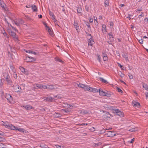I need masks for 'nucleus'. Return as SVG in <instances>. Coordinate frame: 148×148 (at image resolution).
Wrapping results in <instances>:
<instances>
[{"label": "nucleus", "mask_w": 148, "mask_h": 148, "mask_svg": "<svg viewBox=\"0 0 148 148\" xmlns=\"http://www.w3.org/2000/svg\"><path fill=\"white\" fill-rule=\"evenodd\" d=\"M53 98L52 97L49 96L45 98L44 99L45 101H48L49 102L51 101H52L53 100Z\"/></svg>", "instance_id": "nucleus-16"}, {"label": "nucleus", "mask_w": 148, "mask_h": 148, "mask_svg": "<svg viewBox=\"0 0 148 148\" xmlns=\"http://www.w3.org/2000/svg\"><path fill=\"white\" fill-rule=\"evenodd\" d=\"M40 146L42 148H47L48 147L47 145L44 144H40Z\"/></svg>", "instance_id": "nucleus-32"}, {"label": "nucleus", "mask_w": 148, "mask_h": 148, "mask_svg": "<svg viewBox=\"0 0 148 148\" xmlns=\"http://www.w3.org/2000/svg\"><path fill=\"white\" fill-rule=\"evenodd\" d=\"M12 74L13 76L15 78H17V74L16 73V72H15V73H12L11 74Z\"/></svg>", "instance_id": "nucleus-36"}, {"label": "nucleus", "mask_w": 148, "mask_h": 148, "mask_svg": "<svg viewBox=\"0 0 148 148\" xmlns=\"http://www.w3.org/2000/svg\"><path fill=\"white\" fill-rule=\"evenodd\" d=\"M42 88L47 89V85H42Z\"/></svg>", "instance_id": "nucleus-46"}, {"label": "nucleus", "mask_w": 148, "mask_h": 148, "mask_svg": "<svg viewBox=\"0 0 148 148\" xmlns=\"http://www.w3.org/2000/svg\"><path fill=\"white\" fill-rule=\"evenodd\" d=\"M5 22H6L8 25L9 24V23H8V21L7 20L6 18L5 19Z\"/></svg>", "instance_id": "nucleus-64"}, {"label": "nucleus", "mask_w": 148, "mask_h": 148, "mask_svg": "<svg viewBox=\"0 0 148 148\" xmlns=\"http://www.w3.org/2000/svg\"><path fill=\"white\" fill-rule=\"evenodd\" d=\"M119 75L121 77H123L125 75L124 74H123L121 72Z\"/></svg>", "instance_id": "nucleus-53"}, {"label": "nucleus", "mask_w": 148, "mask_h": 148, "mask_svg": "<svg viewBox=\"0 0 148 148\" xmlns=\"http://www.w3.org/2000/svg\"><path fill=\"white\" fill-rule=\"evenodd\" d=\"M9 34L11 36L14 40H18V38L16 36V34L14 32L12 31H11L9 32Z\"/></svg>", "instance_id": "nucleus-8"}, {"label": "nucleus", "mask_w": 148, "mask_h": 148, "mask_svg": "<svg viewBox=\"0 0 148 148\" xmlns=\"http://www.w3.org/2000/svg\"><path fill=\"white\" fill-rule=\"evenodd\" d=\"M102 31L103 33L104 34H106L107 32L106 27L104 24H103L102 25Z\"/></svg>", "instance_id": "nucleus-14"}, {"label": "nucleus", "mask_w": 148, "mask_h": 148, "mask_svg": "<svg viewBox=\"0 0 148 148\" xmlns=\"http://www.w3.org/2000/svg\"><path fill=\"white\" fill-rule=\"evenodd\" d=\"M94 22L95 24H98V23L97 20V18L96 17H94Z\"/></svg>", "instance_id": "nucleus-39"}, {"label": "nucleus", "mask_w": 148, "mask_h": 148, "mask_svg": "<svg viewBox=\"0 0 148 148\" xmlns=\"http://www.w3.org/2000/svg\"><path fill=\"white\" fill-rule=\"evenodd\" d=\"M54 89L53 85H47L48 89Z\"/></svg>", "instance_id": "nucleus-31"}, {"label": "nucleus", "mask_w": 148, "mask_h": 148, "mask_svg": "<svg viewBox=\"0 0 148 148\" xmlns=\"http://www.w3.org/2000/svg\"><path fill=\"white\" fill-rule=\"evenodd\" d=\"M109 2L107 0H105L104 2V5L105 7L109 5Z\"/></svg>", "instance_id": "nucleus-35"}, {"label": "nucleus", "mask_w": 148, "mask_h": 148, "mask_svg": "<svg viewBox=\"0 0 148 148\" xmlns=\"http://www.w3.org/2000/svg\"><path fill=\"white\" fill-rule=\"evenodd\" d=\"M142 14H140L138 16V17L140 18L141 17H143L144 16V15L143 14V13H141Z\"/></svg>", "instance_id": "nucleus-55"}, {"label": "nucleus", "mask_w": 148, "mask_h": 148, "mask_svg": "<svg viewBox=\"0 0 148 148\" xmlns=\"http://www.w3.org/2000/svg\"><path fill=\"white\" fill-rule=\"evenodd\" d=\"M138 41L139 42L140 44H142L143 43V40L141 39L140 40H138Z\"/></svg>", "instance_id": "nucleus-44"}, {"label": "nucleus", "mask_w": 148, "mask_h": 148, "mask_svg": "<svg viewBox=\"0 0 148 148\" xmlns=\"http://www.w3.org/2000/svg\"><path fill=\"white\" fill-rule=\"evenodd\" d=\"M45 27H46V29L49 32V34L51 36H52L53 35V32L51 31V29L49 28V27H48L46 24H45Z\"/></svg>", "instance_id": "nucleus-15"}, {"label": "nucleus", "mask_w": 148, "mask_h": 148, "mask_svg": "<svg viewBox=\"0 0 148 148\" xmlns=\"http://www.w3.org/2000/svg\"><path fill=\"white\" fill-rule=\"evenodd\" d=\"M24 60L27 62H32L36 61V59L34 58L27 55L24 58Z\"/></svg>", "instance_id": "nucleus-2"}, {"label": "nucleus", "mask_w": 148, "mask_h": 148, "mask_svg": "<svg viewBox=\"0 0 148 148\" xmlns=\"http://www.w3.org/2000/svg\"><path fill=\"white\" fill-rule=\"evenodd\" d=\"M86 35H87V36L88 37V38H91H91H92V36L91 35V34H89V33H88V32H86Z\"/></svg>", "instance_id": "nucleus-38"}, {"label": "nucleus", "mask_w": 148, "mask_h": 148, "mask_svg": "<svg viewBox=\"0 0 148 148\" xmlns=\"http://www.w3.org/2000/svg\"><path fill=\"white\" fill-rule=\"evenodd\" d=\"M36 87H38V88H40V89H42V85L40 84H36Z\"/></svg>", "instance_id": "nucleus-37"}, {"label": "nucleus", "mask_w": 148, "mask_h": 148, "mask_svg": "<svg viewBox=\"0 0 148 148\" xmlns=\"http://www.w3.org/2000/svg\"><path fill=\"white\" fill-rule=\"evenodd\" d=\"M143 87L145 88V89L147 90H148V86L147 85L145 84H143Z\"/></svg>", "instance_id": "nucleus-33"}, {"label": "nucleus", "mask_w": 148, "mask_h": 148, "mask_svg": "<svg viewBox=\"0 0 148 148\" xmlns=\"http://www.w3.org/2000/svg\"><path fill=\"white\" fill-rule=\"evenodd\" d=\"M5 98L9 102H11L13 101L12 97L10 94H6L5 95Z\"/></svg>", "instance_id": "nucleus-6"}, {"label": "nucleus", "mask_w": 148, "mask_h": 148, "mask_svg": "<svg viewBox=\"0 0 148 148\" xmlns=\"http://www.w3.org/2000/svg\"><path fill=\"white\" fill-rule=\"evenodd\" d=\"M110 94L107 93L106 92L105 96H106L107 97H110Z\"/></svg>", "instance_id": "nucleus-54"}, {"label": "nucleus", "mask_w": 148, "mask_h": 148, "mask_svg": "<svg viewBox=\"0 0 148 148\" xmlns=\"http://www.w3.org/2000/svg\"><path fill=\"white\" fill-rule=\"evenodd\" d=\"M99 80L105 84H107L108 83V82L106 80H105L102 77H100L99 78Z\"/></svg>", "instance_id": "nucleus-27"}, {"label": "nucleus", "mask_w": 148, "mask_h": 148, "mask_svg": "<svg viewBox=\"0 0 148 148\" xmlns=\"http://www.w3.org/2000/svg\"><path fill=\"white\" fill-rule=\"evenodd\" d=\"M108 137H112L115 136L114 132L111 131H108L105 134Z\"/></svg>", "instance_id": "nucleus-4"}, {"label": "nucleus", "mask_w": 148, "mask_h": 148, "mask_svg": "<svg viewBox=\"0 0 148 148\" xmlns=\"http://www.w3.org/2000/svg\"><path fill=\"white\" fill-rule=\"evenodd\" d=\"M49 14L51 16H53L54 15V14L52 12H51V11L49 12Z\"/></svg>", "instance_id": "nucleus-50"}, {"label": "nucleus", "mask_w": 148, "mask_h": 148, "mask_svg": "<svg viewBox=\"0 0 148 148\" xmlns=\"http://www.w3.org/2000/svg\"><path fill=\"white\" fill-rule=\"evenodd\" d=\"M88 45H89L92 46L94 43V41L93 40L92 38H90L88 40Z\"/></svg>", "instance_id": "nucleus-12"}, {"label": "nucleus", "mask_w": 148, "mask_h": 148, "mask_svg": "<svg viewBox=\"0 0 148 148\" xmlns=\"http://www.w3.org/2000/svg\"><path fill=\"white\" fill-rule=\"evenodd\" d=\"M93 19L92 18H91L89 20V22H90V23H92V22H93Z\"/></svg>", "instance_id": "nucleus-59"}, {"label": "nucleus", "mask_w": 148, "mask_h": 148, "mask_svg": "<svg viewBox=\"0 0 148 148\" xmlns=\"http://www.w3.org/2000/svg\"><path fill=\"white\" fill-rule=\"evenodd\" d=\"M77 85L78 87L82 88L84 89H85V88H86V86L84 84H81L80 83H79V84H77Z\"/></svg>", "instance_id": "nucleus-21"}, {"label": "nucleus", "mask_w": 148, "mask_h": 148, "mask_svg": "<svg viewBox=\"0 0 148 148\" xmlns=\"http://www.w3.org/2000/svg\"><path fill=\"white\" fill-rule=\"evenodd\" d=\"M131 15L128 14V16L127 17V18H129V19L130 20L131 18Z\"/></svg>", "instance_id": "nucleus-57"}, {"label": "nucleus", "mask_w": 148, "mask_h": 148, "mask_svg": "<svg viewBox=\"0 0 148 148\" xmlns=\"http://www.w3.org/2000/svg\"><path fill=\"white\" fill-rule=\"evenodd\" d=\"M13 88L15 92H20L21 88L18 85L16 84L13 86Z\"/></svg>", "instance_id": "nucleus-5"}, {"label": "nucleus", "mask_w": 148, "mask_h": 148, "mask_svg": "<svg viewBox=\"0 0 148 148\" xmlns=\"http://www.w3.org/2000/svg\"><path fill=\"white\" fill-rule=\"evenodd\" d=\"M19 69L20 71L24 74L26 75H27L28 74V71L27 70H26L24 68L20 66L19 67Z\"/></svg>", "instance_id": "nucleus-10"}, {"label": "nucleus", "mask_w": 148, "mask_h": 148, "mask_svg": "<svg viewBox=\"0 0 148 148\" xmlns=\"http://www.w3.org/2000/svg\"><path fill=\"white\" fill-rule=\"evenodd\" d=\"M15 130H18L20 132H24L25 130L22 128H18L17 127H16Z\"/></svg>", "instance_id": "nucleus-22"}, {"label": "nucleus", "mask_w": 148, "mask_h": 148, "mask_svg": "<svg viewBox=\"0 0 148 148\" xmlns=\"http://www.w3.org/2000/svg\"><path fill=\"white\" fill-rule=\"evenodd\" d=\"M91 88H92L89 86H86V88H85L84 90L85 91H91Z\"/></svg>", "instance_id": "nucleus-29"}, {"label": "nucleus", "mask_w": 148, "mask_h": 148, "mask_svg": "<svg viewBox=\"0 0 148 148\" xmlns=\"http://www.w3.org/2000/svg\"><path fill=\"white\" fill-rule=\"evenodd\" d=\"M38 17L39 18H41L42 17V16L40 14L38 15Z\"/></svg>", "instance_id": "nucleus-63"}, {"label": "nucleus", "mask_w": 148, "mask_h": 148, "mask_svg": "<svg viewBox=\"0 0 148 148\" xmlns=\"http://www.w3.org/2000/svg\"><path fill=\"white\" fill-rule=\"evenodd\" d=\"M10 19L12 20V22L13 23H14L15 24L18 26H20V25L24 23V21L21 18H18L14 20H12L11 18Z\"/></svg>", "instance_id": "nucleus-3"}, {"label": "nucleus", "mask_w": 148, "mask_h": 148, "mask_svg": "<svg viewBox=\"0 0 148 148\" xmlns=\"http://www.w3.org/2000/svg\"><path fill=\"white\" fill-rule=\"evenodd\" d=\"M97 60L99 61V62H100L101 58L100 56L99 55H97Z\"/></svg>", "instance_id": "nucleus-48"}, {"label": "nucleus", "mask_w": 148, "mask_h": 148, "mask_svg": "<svg viewBox=\"0 0 148 148\" xmlns=\"http://www.w3.org/2000/svg\"><path fill=\"white\" fill-rule=\"evenodd\" d=\"M21 107L24 108V109L27 110H29L32 109L33 108L32 107L29 105H23L21 106Z\"/></svg>", "instance_id": "nucleus-11"}, {"label": "nucleus", "mask_w": 148, "mask_h": 148, "mask_svg": "<svg viewBox=\"0 0 148 148\" xmlns=\"http://www.w3.org/2000/svg\"><path fill=\"white\" fill-rule=\"evenodd\" d=\"M54 116L56 118H58L60 117L62 115L60 114L59 113H57L56 112L55 114H54Z\"/></svg>", "instance_id": "nucleus-25"}, {"label": "nucleus", "mask_w": 148, "mask_h": 148, "mask_svg": "<svg viewBox=\"0 0 148 148\" xmlns=\"http://www.w3.org/2000/svg\"><path fill=\"white\" fill-rule=\"evenodd\" d=\"M82 9L81 8H78L77 9V12L79 14V15H82Z\"/></svg>", "instance_id": "nucleus-24"}, {"label": "nucleus", "mask_w": 148, "mask_h": 148, "mask_svg": "<svg viewBox=\"0 0 148 148\" xmlns=\"http://www.w3.org/2000/svg\"><path fill=\"white\" fill-rule=\"evenodd\" d=\"M118 66L120 67L121 69H124V67L123 66L121 65L120 64L118 63Z\"/></svg>", "instance_id": "nucleus-43"}, {"label": "nucleus", "mask_w": 148, "mask_h": 148, "mask_svg": "<svg viewBox=\"0 0 148 148\" xmlns=\"http://www.w3.org/2000/svg\"><path fill=\"white\" fill-rule=\"evenodd\" d=\"M24 51L26 53H31L33 54H34L36 55V53L35 52L33 51L28 49H25Z\"/></svg>", "instance_id": "nucleus-17"}, {"label": "nucleus", "mask_w": 148, "mask_h": 148, "mask_svg": "<svg viewBox=\"0 0 148 148\" xmlns=\"http://www.w3.org/2000/svg\"><path fill=\"white\" fill-rule=\"evenodd\" d=\"M103 60L104 61H107L108 60V57L106 56H104L103 57Z\"/></svg>", "instance_id": "nucleus-40"}, {"label": "nucleus", "mask_w": 148, "mask_h": 148, "mask_svg": "<svg viewBox=\"0 0 148 148\" xmlns=\"http://www.w3.org/2000/svg\"><path fill=\"white\" fill-rule=\"evenodd\" d=\"M128 76L130 79H132L133 77V76L131 74L129 73Z\"/></svg>", "instance_id": "nucleus-45"}, {"label": "nucleus", "mask_w": 148, "mask_h": 148, "mask_svg": "<svg viewBox=\"0 0 148 148\" xmlns=\"http://www.w3.org/2000/svg\"><path fill=\"white\" fill-rule=\"evenodd\" d=\"M3 76L5 79L6 77H9V74L7 72H4L3 73Z\"/></svg>", "instance_id": "nucleus-28"}, {"label": "nucleus", "mask_w": 148, "mask_h": 148, "mask_svg": "<svg viewBox=\"0 0 148 148\" xmlns=\"http://www.w3.org/2000/svg\"><path fill=\"white\" fill-rule=\"evenodd\" d=\"M134 138H133L131 140V141H130V143H132L133 141H134Z\"/></svg>", "instance_id": "nucleus-62"}, {"label": "nucleus", "mask_w": 148, "mask_h": 148, "mask_svg": "<svg viewBox=\"0 0 148 148\" xmlns=\"http://www.w3.org/2000/svg\"><path fill=\"white\" fill-rule=\"evenodd\" d=\"M98 91L99 90H98L96 88H92L91 91L94 92H98Z\"/></svg>", "instance_id": "nucleus-30"}, {"label": "nucleus", "mask_w": 148, "mask_h": 148, "mask_svg": "<svg viewBox=\"0 0 148 148\" xmlns=\"http://www.w3.org/2000/svg\"><path fill=\"white\" fill-rule=\"evenodd\" d=\"M98 92H99V95L101 96H105L106 92L101 90V89H99Z\"/></svg>", "instance_id": "nucleus-20"}, {"label": "nucleus", "mask_w": 148, "mask_h": 148, "mask_svg": "<svg viewBox=\"0 0 148 148\" xmlns=\"http://www.w3.org/2000/svg\"><path fill=\"white\" fill-rule=\"evenodd\" d=\"M9 71L11 74L14 73L16 72V69L12 65L10 66V68L9 69Z\"/></svg>", "instance_id": "nucleus-9"}, {"label": "nucleus", "mask_w": 148, "mask_h": 148, "mask_svg": "<svg viewBox=\"0 0 148 148\" xmlns=\"http://www.w3.org/2000/svg\"><path fill=\"white\" fill-rule=\"evenodd\" d=\"M3 84V82H2V79H0V87L2 86Z\"/></svg>", "instance_id": "nucleus-51"}, {"label": "nucleus", "mask_w": 148, "mask_h": 148, "mask_svg": "<svg viewBox=\"0 0 148 148\" xmlns=\"http://www.w3.org/2000/svg\"><path fill=\"white\" fill-rule=\"evenodd\" d=\"M110 26H112L113 27L114 26V23L112 21H110Z\"/></svg>", "instance_id": "nucleus-52"}, {"label": "nucleus", "mask_w": 148, "mask_h": 148, "mask_svg": "<svg viewBox=\"0 0 148 148\" xmlns=\"http://www.w3.org/2000/svg\"><path fill=\"white\" fill-rule=\"evenodd\" d=\"M3 138L0 137V142H1L2 141L3 139Z\"/></svg>", "instance_id": "nucleus-60"}, {"label": "nucleus", "mask_w": 148, "mask_h": 148, "mask_svg": "<svg viewBox=\"0 0 148 148\" xmlns=\"http://www.w3.org/2000/svg\"><path fill=\"white\" fill-rule=\"evenodd\" d=\"M104 107L107 109H110L112 111V112L114 114L120 116H123V113L121 111L119 110L116 109L113 106L106 105Z\"/></svg>", "instance_id": "nucleus-1"}, {"label": "nucleus", "mask_w": 148, "mask_h": 148, "mask_svg": "<svg viewBox=\"0 0 148 148\" xmlns=\"http://www.w3.org/2000/svg\"><path fill=\"white\" fill-rule=\"evenodd\" d=\"M132 105H133L134 107L136 108H138L140 106V104L139 102H132Z\"/></svg>", "instance_id": "nucleus-13"}, {"label": "nucleus", "mask_w": 148, "mask_h": 148, "mask_svg": "<svg viewBox=\"0 0 148 148\" xmlns=\"http://www.w3.org/2000/svg\"><path fill=\"white\" fill-rule=\"evenodd\" d=\"M67 106H66V107H67V108H71V107H72L70 104H66Z\"/></svg>", "instance_id": "nucleus-47"}, {"label": "nucleus", "mask_w": 148, "mask_h": 148, "mask_svg": "<svg viewBox=\"0 0 148 148\" xmlns=\"http://www.w3.org/2000/svg\"><path fill=\"white\" fill-rule=\"evenodd\" d=\"M73 25L75 28L77 30V28L79 27L78 25L77 22H76L75 21L74 22Z\"/></svg>", "instance_id": "nucleus-26"}, {"label": "nucleus", "mask_w": 148, "mask_h": 148, "mask_svg": "<svg viewBox=\"0 0 148 148\" xmlns=\"http://www.w3.org/2000/svg\"><path fill=\"white\" fill-rule=\"evenodd\" d=\"M31 6L30 5H28L26 6V8H30L31 7Z\"/></svg>", "instance_id": "nucleus-61"}, {"label": "nucleus", "mask_w": 148, "mask_h": 148, "mask_svg": "<svg viewBox=\"0 0 148 148\" xmlns=\"http://www.w3.org/2000/svg\"><path fill=\"white\" fill-rule=\"evenodd\" d=\"M0 5L1 6V7L3 8H4V3H3V2L2 3H1L0 4Z\"/></svg>", "instance_id": "nucleus-49"}, {"label": "nucleus", "mask_w": 148, "mask_h": 148, "mask_svg": "<svg viewBox=\"0 0 148 148\" xmlns=\"http://www.w3.org/2000/svg\"><path fill=\"white\" fill-rule=\"evenodd\" d=\"M51 16V18L52 19L54 20L55 21H56V19H55V16L54 15L53 16Z\"/></svg>", "instance_id": "nucleus-56"}, {"label": "nucleus", "mask_w": 148, "mask_h": 148, "mask_svg": "<svg viewBox=\"0 0 148 148\" xmlns=\"http://www.w3.org/2000/svg\"><path fill=\"white\" fill-rule=\"evenodd\" d=\"M62 112L63 114H66L69 113L70 112V110H69V109L62 110Z\"/></svg>", "instance_id": "nucleus-18"}, {"label": "nucleus", "mask_w": 148, "mask_h": 148, "mask_svg": "<svg viewBox=\"0 0 148 148\" xmlns=\"http://www.w3.org/2000/svg\"><path fill=\"white\" fill-rule=\"evenodd\" d=\"M108 34L109 36H111V37L110 38V40H111V41L113 40V37L112 33L110 32Z\"/></svg>", "instance_id": "nucleus-34"}, {"label": "nucleus", "mask_w": 148, "mask_h": 148, "mask_svg": "<svg viewBox=\"0 0 148 148\" xmlns=\"http://www.w3.org/2000/svg\"><path fill=\"white\" fill-rule=\"evenodd\" d=\"M5 126L7 128L13 130H15L16 127L11 124H7L5 125Z\"/></svg>", "instance_id": "nucleus-7"}, {"label": "nucleus", "mask_w": 148, "mask_h": 148, "mask_svg": "<svg viewBox=\"0 0 148 148\" xmlns=\"http://www.w3.org/2000/svg\"><path fill=\"white\" fill-rule=\"evenodd\" d=\"M56 147L57 148H61V146L59 145H56Z\"/></svg>", "instance_id": "nucleus-58"}, {"label": "nucleus", "mask_w": 148, "mask_h": 148, "mask_svg": "<svg viewBox=\"0 0 148 148\" xmlns=\"http://www.w3.org/2000/svg\"><path fill=\"white\" fill-rule=\"evenodd\" d=\"M5 80L7 82L8 84H11L12 83V81L11 80L9 76L8 77H6V78H5Z\"/></svg>", "instance_id": "nucleus-23"}, {"label": "nucleus", "mask_w": 148, "mask_h": 148, "mask_svg": "<svg viewBox=\"0 0 148 148\" xmlns=\"http://www.w3.org/2000/svg\"><path fill=\"white\" fill-rule=\"evenodd\" d=\"M117 90L119 92H120V93L122 94L123 93V92L121 90V89L118 87H117Z\"/></svg>", "instance_id": "nucleus-41"}, {"label": "nucleus", "mask_w": 148, "mask_h": 148, "mask_svg": "<svg viewBox=\"0 0 148 148\" xmlns=\"http://www.w3.org/2000/svg\"><path fill=\"white\" fill-rule=\"evenodd\" d=\"M129 131L131 132H134L135 131V128H132L131 129H130L129 130Z\"/></svg>", "instance_id": "nucleus-42"}, {"label": "nucleus", "mask_w": 148, "mask_h": 148, "mask_svg": "<svg viewBox=\"0 0 148 148\" xmlns=\"http://www.w3.org/2000/svg\"><path fill=\"white\" fill-rule=\"evenodd\" d=\"M31 7L33 12H36L37 11V8L35 5H32Z\"/></svg>", "instance_id": "nucleus-19"}]
</instances>
